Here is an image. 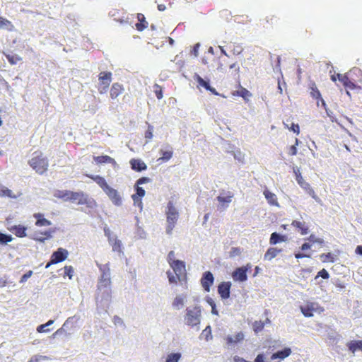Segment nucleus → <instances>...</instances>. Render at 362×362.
I'll list each match as a JSON object with an SVG mask.
<instances>
[{
    "label": "nucleus",
    "mask_w": 362,
    "mask_h": 362,
    "mask_svg": "<svg viewBox=\"0 0 362 362\" xmlns=\"http://www.w3.org/2000/svg\"><path fill=\"white\" fill-rule=\"evenodd\" d=\"M111 76L112 74L110 72H102L99 76V80L104 85V87L102 90H100V93H103L106 91V88L109 86L111 82Z\"/></svg>",
    "instance_id": "19"
},
{
    "label": "nucleus",
    "mask_w": 362,
    "mask_h": 362,
    "mask_svg": "<svg viewBox=\"0 0 362 362\" xmlns=\"http://www.w3.org/2000/svg\"><path fill=\"white\" fill-rule=\"evenodd\" d=\"M90 177H91L103 189L104 192L110 187V185H107L106 180L100 175H93Z\"/></svg>",
    "instance_id": "32"
},
{
    "label": "nucleus",
    "mask_w": 362,
    "mask_h": 362,
    "mask_svg": "<svg viewBox=\"0 0 362 362\" xmlns=\"http://www.w3.org/2000/svg\"><path fill=\"white\" fill-rule=\"evenodd\" d=\"M37 332L39 333L48 332H49V329H47L45 324H43L37 326Z\"/></svg>",
    "instance_id": "62"
},
{
    "label": "nucleus",
    "mask_w": 362,
    "mask_h": 362,
    "mask_svg": "<svg viewBox=\"0 0 362 362\" xmlns=\"http://www.w3.org/2000/svg\"><path fill=\"white\" fill-rule=\"evenodd\" d=\"M320 259L323 263L332 262L333 263L335 261V257L333 254L331 252H328L327 254H322L320 255Z\"/></svg>",
    "instance_id": "38"
},
{
    "label": "nucleus",
    "mask_w": 362,
    "mask_h": 362,
    "mask_svg": "<svg viewBox=\"0 0 362 362\" xmlns=\"http://www.w3.org/2000/svg\"><path fill=\"white\" fill-rule=\"evenodd\" d=\"M299 140L298 139L296 138V140H295V144L291 146L288 148V154L291 156H296L297 154V146L299 144Z\"/></svg>",
    "instance_id": "40"
},
{
    "label": "nucleus",
    "mask_w": 362,
    "mask_h": 362,
    "mask_svg": "<svg viewBox=\"0 0 362 362\" xmlns=\"http://www.w3.org/2000/svg\"><path fill=\"white\" fill-rule=\"evenodd\" d=\"M65 331H64V327H61L59 328V329H57L53 334H52V337L53 338H57L60 336H62L63 334L65 335Z\"/></svg>",
    "instance_id": "56"
},
{
    "label": "nucleus",
    "mask_w": 362,
    "mask_h": 362,
    "mask_svg": "<svg viewBox=\"0 0 362 362\" xmlns=\"http://www.w3.org/2000/svg\"><path fill=\"white\" fill-rule=\"evenodd\" d=\"M233 194L230 192H223L217 197L216 199L218 201L219 204L218 205V209L223 211L228 206V204L231 202V198Z\"/></svg>",
    "instance_id": "7"
},
{
    "label": "nucleus",
    "mask_w": 362,
    "mask_h": 362,
    "mask_svg": "<svg viewBox=\"0 0 362 362\" xmlns=\"http://www.w3.org/2000/svg\"><path fill=\"white\" fill-rule=\"evenodd\" d=\"M309 87L310 89V95L312 96L313 98L317 100V105H319V101H320L322 103V106L325 107V102L322 98L321 93L318 90L315 83L314 81H310Z\"/></svg>",
    "instance_id": "13"
},
{
    "label": "nucleus",
    "mask_w": 362,
    "mask_h": 362,
    "mask_svg": "<svg viewBox=\"0 0 362 362\" xmlns=\"http://www.w3.org/2000/svg\"><path fill=\"white\" fill-rule=\"evenodd\" d=\"M156 89L154 90V92L156 93V95L158 100H160L163 98V93L161 89L158 85H156Z\"/></svg>",
    "instance_id": "63"
},
{
    "label": "nucleus",
    "mask_w": 362,
    "mask_h": 362,
    "mask_svg": "<svg viewBox=\"0 0 362 362\" xmlns=\"http://www.w3.org/2000/svg\"><path fill=\"white\" fill-rule=\"evenodd\" d=\"M338 80L343 84V86L350 90H354L356 88V85L351 81L347 74H337Z\"/></svg>",
    "instance_id": "17"
},
{
    "label": "nucleus",
    "mask_w": 362,
    "mask_h": 362,
    "mask_svg": "<svg viewBox=\"0 0 362 362\" xmlns=\"http://www.w3.org/2000/svg\"><path fill=\"white\" fill-rule=\"evenodd\" d=\"M301 313L305 317H310L313 316V313L320 309L322 311L323 309L320 308L317 303L308 302L304 306L300 307Z\"/></svg>",
    "instance_id": "8"
},
{
    "label": "nucleus",
    "mask_w": 362,
    "mask_h": 362,
    "mask_svg": "<svg viewBox=\"0 0 362 362\" xmlns=\"http://www.w3.org/2000/svg\"><path fill=\"white\" fill-rule=\"evenodd\" d=\"M248 264L245 267H238L234 270L232 274V277L235 281L244 282L247 279V267Z\"/></svg>",
    "instance_id": "9"
},
{
    "label": "nucleus",
    "mask_w": 362,
    "mask_h": 362,
    "mask_svg": "<svg viewBox=\"0 0 362 362\" xmlns=\"http://www.w3.org/2000/svg\"><path fill=\"white\" fill-rule=\"evenodd\" d=\"M49 360V358L46 356L35 355L33 356L28 362H43Z\"/></svg>",
    "instance_id": "42"
},
{
    "label": "nucleus",
    "mask_w": 362,
    "mask_h": 362,
    "mask_svg": "<svg viewBox=\"0 0 362 362\" xmlns=\"http://www.w3.org/2000/svg\"><path fill=\"white\" fill-rule=\"evenodd\" d=\"M291 226L302 235H307L309 232V228L305 222L294 220Z\"/></svg>",
    "instance_id": "16"
},
{
    "label": "nucleus",
    "mask_w": 362,
    "mask_h": 362,
    "mask_svg": "<svg viewBox=\"0 0 362 362\" xmlns=\"http://www.w3.org/2000/svg\"><path fill=\"white\" fill-rule=\"evenodd\" d=\"M294 173L296 175V180L298 182V184L303 189V188H308V184L307 182H305L298 169L294 170Z\"/></svg>",
    "instance_id": "34"
},
{
    "label": "nucleus",
    "mask_w": 362,
    "mask_h": 362,
    "mask_svg": "<svg viewBox=\"0 0 362 362\" xmlns=\"http://www.w3.org/2000/svg\"><path fill=\"white\" fill-rule=\"evenodd\" d=\"M33 240L39 241L40 243H45L46 238L42 235H39L37 233L33 234L31 237Z\"/></svg>",
    "instance_id": "60"
},
{
    "label": "nucleus",
    "mask_w": 362,
    "mask_h": 362,
    "mask_svg": "<svg viewBox=\"0 0 362 362\" xmlns=\"http://www.w3.org/2000/svg\"><path fill=\"white\" fill-rule=\"evenodd\" d=\"M206 301L209 303V305H210L211 308V313L213 315H218V312L216 308V303L214 300L211 298L207 296L206 298Z\"/></svg>",
    "instance_id": "41"
},
{
    "label": "nucleus",
    "mask_w": 362,
    "mask_h": 362,
    "mask_svg": "<svg viewBox=\"0 0 362 362\" xmlns=\"http://www.w3.org/2000/svg\"><path fill=\"white\" fill-rule=\"evenodd\" d=\"M165 214L167 216L166 233L170 235L179 217L178 211L172 202L168 203Z\"/></svg>",
    "instance_id": "2"
},
{
    "label": "nucleus",
    "mask_w": 362,
    "mask_h": 362,
    "mask_svg": "<svg viewBox=\"0 0 362 362\" xmlns=\"http://www.w3.org/2000/svg\"><path fill=\"white\" fill-rule=\"evenodd\" d=\"M167 274H168V278L169 282L170 284L176 283L177 279H180V276H177L176 274L174 275L170 272H168L167 273Z\"/></svg>",
    "instance_id": "50"
},
{
    "label": "nucleus",
    "mask_w": 362,
    "mask_h": 362,
    "mask_svg": "<svg viewBox=\"0 0 362 362\" xmlns=\"http://www.w3.org/2000/svg\"><path fill=\"white\" fill-rule=\"evenodd\" d=\"M21 194L20 193L18 196L15 195L13 192L7 187L0 185V197H8L9 198L16 199Z\"/></svg>",
    "instance_id": "33"
},
{
    "label": "nucleus",
    "mask_w": 362,
    "mask_h": 362,
    "mask_svg": "<svg viewBox=\"0 0 362 362\" xmlns=\"http://www.w3.org/2000/svg\"><path fill=\"white\" fill-rule=\"evenodd\" d=\"M346 346L352 354H354L357 351H362V341L361 340H354L347 343Z\"/></svg>",
    "instance_id": "26"
},
{
    "label": "nucleus",
    "mask_w": 362,
    "mask_h": 362,
    "mask_svg": "<svg viewBox=\"0 0 362 362\" xmlns=\"http://www.w3.org/2000/svg\"><path fill=\"white\" fill-rule=\"evenodd\" d=\"M74 269L71 266H66L64 267V274L71 279L73 276Z\"/></svg>",
    "instance_id": "53"
},
{
    "label": "nucleus",
    "mask_w": 362,
    "mask_h": 362,
    "mask_svg": "<svg viewBox=\"0 0 362 362\" xmlns=\"http://www.w3.org/2000/svg\"><path fill=\"white\" fill-rule=\"evenodd\" d=\"M112 202L116 206L122 205V200L118 192L110 186L105 191Z\"/></svg>",
    "instance_id": "10"
},
{
    "label": "nucleus",
    "mask_w": 362,
    "mask_h": 362,
    "mask_svg": "<svg viewBox=\"0 0 362 362\" xmlns=\"http://www.w3.org/2000/svg\"><path fill=\"white\" fill-rule=\"evenodd\" d=\"M8 229L12 233H13L16 236H18L19 238L25 237L27 235L26 232H25L27 230V228L23 226H21V225L16 226L15 225V226H11L10 228H8Z\"/></svg>",
    "instance_id": "22"
},
{
    "label": "nucleus",
    "mask_w": 362,
    "mask_h": 362,
    "mask_svg": "<svg viewBox=\"0 0 362 362\" xmlns=\"http://www.w3.org/2000/svg\"><path fill=\"white\" fill-rule=\"evenodd\" d=\"M151 181V179L147 177H142L136 181V185L148 183Z\"/></svg>",
    "instance_id": "59"
},
{
    "label": "nucleus",
    "mask_w": 362,
    "mask_h": 362,
    "mask_svg": "<svg viewBox=\"0 0 362 362\" xmlns=\"http://www.w3.org/2000/svg\"><path fill=\"white\" fill-rule=\"evenodd\" d=\"M153 127L148 124V129L145 133V137L148 139H151L153 138Z\"/></svg>",
    "instance_id": "52"
},
{
    "label": "nucleus",
    "mask_w": 362,
    "mask_h": 362,
    "mask_svg": "<svg viewBox=\"0 0 362 362\" xmlns=\"http://www.w3.org/2000/svg\"><path fill=\"white\" fill-rule=\"evenodd\" d=\"M130 165L132 168L137 172H141L147 168L146 165L141 159H132L130 160Z\"/></svg>",
    "instance_id": "20"
},
{
    "label": "nucleus",
    "mask_w": 362,
    "mask_h": 362,
    "mask_svg": "<svg viewBox=\"0 0 362 362\" xmlns=\"http://www.w3.org/2000/svg\"><path fill=\"white\" fill-rule=\"evenodd\" d=\"M182 357V354L180 352L170 353L167 355L165 362H179Z\"/></svg>",
    "instance_id": "35"
},
{
    "label": "nucleus",
    "mask_w": 362,
    "mask_h": 362,
    "mask_svg": "<svg viewBox=\"0 0 362 362\" xmlns=\"http://www.w3.org/2000/svg\"><path fill=\"white\" fill-rule=\"evenodd\" d=\"M318 277H322L324 279H327L329 278V274L325 269H322L320 272H318L315 279H316Z\"/></svg>",
    "instance_id": "46"
},
{
    "label": "nucleus",
    "mask_w": 362,
    "mask_h": 362,
    "mask_svg": "<svg viewBox=\"0 0 362 362\" xmlns=\"http://www.w3.org/2000/svg\"><path fill=\"white\" fill-rule=\"evenodd\" d=\"M264 327V324L262 322L255 321L253 323V329L255 332L261 331Z\"/></svg>",
    "instance_id": "49"
},
{
    "label": "nucleus",
    "mask_w": 362,
    "mask_h": 362,
    "mask_svg": "<svg viewBox=\"0 0 362 362\" xmlns=\"http://www.w3.org/2000/svg\"><path fill=\"white\" fill-rule=\"evenodd\" d=\"M282 252L281 249L276 247H269L264 254V259L265 260H272Z\"/></svg>",
    "instance_id": "27"
},
{
    "label": "nucleus",
    "mask_w": 362,
    "mask_h": 362,
    "mask_svg": "<svg viewBox=\"0 0 362 362\" xmlns=\"http://www.w3.org/2000/svg\"><path fill=\"white\" fill-rule=\"evenodd\" d=\"M14 25L10 21L3 17H0V30L13 31L14 30Z\"/></svg>",
    "instance_id": "29"
},
{
    "label": "nucleus",
    "mask_w": 362,
    "mask_h": 362,
    "mask_svg": "<svg viewBox=\"0 0 362 362\" xmlns=\"http://www.w3.org/2000/svg\"><path fill=\"white\" fill-rule=\"evenodd\" d=\"M54 231L55 230L54 229H49L48 230H45V232L41 233L40 234L45 235V238L47 239L52 238V233H54Z\"/></svg>",
    "instance_id": "64"
},
{
    "label": "nucleus",
    "mask_w": 362,
    "mask_h": 362,
    "mask_svg": "<svg viewBox=\"0 0 362 362\" xmlns=\"http://www.w3.org/2000/svg\"><path fill=\"white\" fill-rule=\"evenodd\" d=\"M303 189H305L307 191V192L308 193V194L310 196H311L313 199H315L316 201H317V202L320 201L319 197L316 195L314 189L310 187V184H308V188H303Z\"/></svg>",
    "instance_id": "47"
},
{
    "label": "nucleus",
    "mask_w": 362,
    "mask_h": 362,
    "mask_svg": "<svg viewBox=\"0 0 362 362\" xmlns=\"http://www.w3.org/2000/svg\"><path fill=\"white\" fill-rule=\"evenodd\" d=\"M13 238L11 235L5 234L0 232V244L6 245L8 243L11 242Z\"/></svg>",
    "instance_id": "39"
},
{
    "label": "nucleus",
    "mask_w": 362,
    "mask_h": 362,
    "mask_svg": "<svg viewBox=\"0 0 362 362\" xmlns=\"http://www.w3.org/2000/svg\"><path fill=\"white\" fill-rule=\"evenodd\" d=\"M284 125H285V127L287 129H288L289 130L293 132L297 135H298L300 134V127H299V125L298 124L292 123L291 126L290 127H288V125L287 124H284Z\"/></svg>",
    "instance_id": "45"
},
{
    "label": "nucleus",
    "mask_w": 362,
    "mask_h": 362,
    "mask_svg": "<svg viewBox=\"0 0 362 362\" xmlns=\"http://www.w3.org/2000/svg\"><path fill=\"white\" fill-rule=\"evenodd\" d=\"M287 240V237L286 235H282L276 232L272 233L270 239L269 243L270 245H276L281 242H286Z\"/></svg>",
    "instance_id": "28"
},
{
    "label": "nucleus",
    "mask_w": 362,
    "mask_h": 362,
    "mask_svg": "<svg viewBox=\"0 0 362 362\" xmlns=\"http://www.w3.org/2000/svg\"><path fill=\"white\" fill-rule=\"evenodd\" d=\"M214 281V278L211 272H205L203 274L201 279V284L206 291L209 292L210 291V287L213 284Z\"/></svg>",
    "instance_id": "11"
},
{
    "label": "nucleus",
    "mask_w": 362,
    "mask_h": 362,
    "mask_svg": "<svg viewBox=\"0 0 362 362\" xmlns=\"http://www.w3.org/2000/svg\"><path fill=\"white\" fill-rule=\"evenodd\" d=\"M291 354V349L288 347H286V348H284L283 350L278 351L276 353H274L272 355L271 358L272 360L277 359V358H279L280 360H283V359L286 358V357H288V356H290Z\"/></svg>",
    "instance_id": "21"
},
{
    "label": "nucleus",
    "mask_w": 362,
    "mask_h": 362,
    "mask_svg": "<svg viewBox=\"0 0 362 362\" xmlns=\"http://www.w3.org/2000/svg\"><path fill=\"white\" fill-rule=\"evenodd\" d=\"M69 252L66 249L60 247L52 253L51 256L52 258V262L59 263L63 262L67 258Z\"/></svg>",
    "instance_id": "14"
},
{
    "label": "nucleus",
    "mask_w": 362,
    "mask_h": 362,
    "mask_svg": "<svg viewBox=\"0 0 362 362\" xmlns=\"http://www.w3.org/2000/svg\"><path fill=\"white\" fill-rule=\"evenodd\" d=\"M32 274H33V272L28 271V272H26L21 276L20 282L21 283L25 282L32 276Z\"/></svg>",
    "instance_id": "57"
},
{
    "label": "nucleus",
    "mask_w": 362,
    "mask_h": 362,
    "mask_svg": "<svg viewBox=\"0 0 362 362\" xmlns=\"http://www.w3.org/2000/svg\"><path fill=\"white\" fill-rule=\"evenodd\" d=\"M33 157L29 160L30 165L39 174L45 172L48 167V160L42 156V153H34Z\"/></svg>",
    "instance_id": "3"
},
{
    "label": "nucleus",
    "mask_w": 362,
    "mask_h": 362,
    "mask_svg": "<svg viewBox=\"0 0 362 362\" xmlns=\"http://www.w3.org/2000/svg\"><path fill=\"white\" fill-rule=\"evenodd\" d=\"M136 193L134 195H137L139 197L141 198L145 195V190L143 187H139V185L136 187Z\"/></svg>",
    "instance_id": "54"
},
{
    "label": "nucleus",
    "mask_w": 362,
    "mask_h": 362,
    "mask_svg": "<svg viewBox=\"0 0 362 362\" xmlns=\"http://www.w3.org/2000/svg\"><path fill=\"white\" fill-rule=\"evenodd\" d=\"M113 322L115 325L124 326L123 320L117 315L114 316Z\"/></svg>",
    "instance_id": "55"
},
{
    "label": "nucleus",
    "mask_w": 362,
    "mask_h": 362,
    "mask_svg": "<svg viewBox=\"0 0 362 362\" xmlns=\"http://www.w3.org/2000/svg\"><path fill=\"white\" fill-rule=\"evenodd\" d=\"M121 241L117 240L116 238L114 240V243L112 244V250L115 252H120L121 251Z\"/></svg>",
    "instance_id": "48"
},
{
    "label": "nucleus",
    "mask_w": 362,
    "mask_h": 362,
    "mask_svg": "<svg viewBox=\"0 0 362 362\" xmlns=\"http://www.w3.org/2000/svg\"><path fill=\"white\" fill-rule=\"evenodd\" d=\"M160 153L162 156L158 159V160H162L163 161H168L172 158L173 153L172 148L168 146L166 149L161 148L160 150Z\"/></svg>",
    "instance_id": "30"
},
{
    "label": "nucleus",
    "mask_w": 362,
    "mask_h": 362,
    "mask_svg": "<svg viewBox=\"0 0 362 362\" xmlns=\"http://www.w3.org/2000/svg\"><path fill=\"white\" fill-rule=\"evenodd\" d=\"M170 266L177 276H180L185 272V262L181 260H173V262L170 263Z\"/></svg>",
    "instance_id": "18"
},
{
    "label": "nucleus",
    "mask_w": 362,
    "mask_h": 362,
    "mask_svg": "<svg viewBox=\"0 0 362 362\" xmlns=\"http://www.w3.org/2000/svg\"><path fill=\"white\" fill-rule=\"evenodd\" d=\"M121 86L118 83H114L110 89V96L112 99L116 98L121 93Z\"/></svg>",
    "instance_id": "36"
},
{
    "label": "nucleus",
    "mask_w": 362,
    "mask_h": 362,
    "mask_svg": "<svg viewBox=\"0 0 362 362\" xmlns=\"http://www.w3.org/2000/svg\"><path fill=\"white\" fill-rule=\"evenodd\" d=\"M236 93L238 95L243 97L245 100L247 101L249 100V91L247 89L241 88L240 90L236 91Z\"/></svg>",
    "instance_id": "43"
},
{
    "label": "nucleus",
    "mask_w": 362,
    "mask_h": 362,
    "mask_svg": "<svg viewBox=\"0 0 362 362\" xmlns=\"http://www.w3.org/2000/svg\"><path fill=\"white\" fill-rule=\"evenodd\" d=\"M68 194L69 196L66 198V200H70L78 204H87L88 206H90L92 203V200L88 199V195L83 192H71Z\"/></svg>",
    "instance_id": "6"
},
{
    "label": "nucleus",
    "mask_w": 362,
    "mask_h": 362,
    "mask_svg": "<svg viewBox=\"0 0 362 362\" xmlns=\"http://www.w3.org/2000/svg\"><path fill=\"white\" fill-rule=\"evenodd\" d=\"M244 339L245 334L241 331L229 334L224 338V347L228 350L234 349L241 344Z\"/></svg>",
    "instance_id": "5"
},
{
    "label": "nucleus",
    "mask_w": 362,
    "mask_h": 362,
    "mask_svg": "<svg viewBox=\"0 0 362 362\" xmlns=\"http://www.w3.org/2000/svg\"><path fill=\"white\" fill-rule=\"evenodd\" d=\"M231 285L230 281H223L218 285V293L223 299H228L230 297Z\"/></svg>",
    "instance_id": "12"
},
{
    "label": "nucleus",
    "mask_w": 362,
    "mask_h": 362,
    "mask_svg": "<svg viewBox=\"0 0 362 362\" xmlns=\"http://www.w3.org/2000/svg\"><path fill=\"white\" fill-rule=\"evenodd\" d=\"M185 324L188 326L195 327L200 324L201 309L198 306L192 308H187L185 316Z\"/></svg>",
    "instance_id": "4"
},
{
    "label": "nucleus",
    "mask_w": 362,
    "mask_h": 362,
    "mask_svg": "<svg viewBox=\"0 0 362 362\" xmlns=\"http://www.w3.org/2000/svg\"><path fill=\"white\" fill-rule=\"evenodd\" d=\"M79 320V317L76 315L69 317L63 324L62 327H64L65 336L68 337L71 334V333H68L67 331H70L72 328L69 326V324H72Z\"/></svg>",
    "instance_id": "31"
},
{
    "label": "nucleus",
    "mask_w": 362,
    "mask_h": 362,
    "mask_svg": "<svg viewBox=\"0 0 362 362\" xmlns=\"http://www.w3.org/2000/svg\"><path fill=\"white\" fill-rule=\"evenodd\" d=\"M6 58L8 59V61L11 64H16L17 62L18 61H20L21 59V57H19L18 55L16 54H14V55H6Z\"/></svg>",
    "instance_id": "44"
},
{
    "label": "nucleus",
    "mask_w": 362,
    "mask_h": 362,
    "mask_svg": "<svg viewBox=\"0 0 362 362\" xmlns=\"http://www.w3.org/2000/svg\"><path fill=\"white\" fill-rule=\"evenodd\" d=\"M33 217L36 219L35 225L37 226H47L52 224L51 221L44 218V215L40 213H35Z\"/></svg>",
    "instance_id": "24"
},
{
    "label": "nucleus",
    "mask_w": 362,
    "mask_h": 362,
    "mask_svg": "<svg viewBox=\"0 0 362 362\" xmlns=\"http://www.w3.org/2000/svg\"><path fill=\"white\" fill-rule=\"evenodd\" d=\"M100 272H102L99 284H98V289L100 291L103 290V294H105L107 300H108L110 297V289L107 288L110 284V270L109 268V264H105L104 265L98 264Z\"/></svg>",
    "instance_id": "1"
},
{
    "label": "nucleus",
    "mask_w": 362,
    "mask_h": 362,
    "mask_svg": "<svg viewBox=\"0 0 362 362\" xmlns=\"http://www.w3.org/2000/svg\"><path fill=\"white\" fill-rule=\"evenodd\" d=\"M132 197L134 200V204L140 206L141 209H142L141 198L139 197L137 195H132Z\"/></svg>",
    "instance_id": "58"
},
{
    "label": "nucleus",
    "mask_w": 362,
    "mask_h": 362,
    "mask_svg": "<svg viewBox=\"0 0 362 362\" xmlns=\"http://www.w3.org/2000/svg\"><path fill=\"white\" fill-rule=\"evenodd\" d=\"M240 254V249L238 247H232L229 252L230 257H235Z\"/></svg>",
    "instance_id": "51"
},
{
    "label": "nucleus",
    "mask_w": 362,
    "mask_h": 362,
    "mask_svg": "<svg viewBox=\"0 0 362 362\" xmlns=\"http://www.w3.org/2000/svg\"><path fill=\"white\" fill-rule=\"evenodd\" d=\"M263 194L270 206L279 207L277 196L269 190L267 187L263 191Z\"/></svg>",
    "instance_id": "15"
},
{
    "label": "nucleus",
    "mask_w": 362,
    "mask_h": 362,
    "mask_svg": "<svg viewBox=\"0 0 362 362\" xmlns=\"http://www.w3.org/2000/svg\"><path fill=\"white\" fill-rule=\"evenodd\" d=\"M148 23L144 20L143 21H141L140 23L136 24V28L138 30H143L144 28H146Z\"/></svg>",
    "instance_id": "61"
},
{
    "label": "nucleus",
    "mask_w": 362,
    "mask_h": 362,
    "mask_svg": "<svg viewBox=\"0 0 362 362\" xmlns=\"http://www.w3.org/2000/svg\"><path fill=\"white\" fill-rule=\"evenodd\" d=\"M93 160L97 164L110 163L114 166L116 165L115 159L109 156H93Z\"/></svg>",
    "instance_id": "23"
},
{
    "label": "nucleus",
    "mask_w": 362,
    "mask_h": 362,
    "mask_svg": "<svg viewBox=\"0 0 362 362\" xmlns=\"http://www.w3.org/2000/svg\"><path fill=\"white\" fill-rule=\"evenodd\" d=\"M186 296L183 294L177 295L173 301L172 305L177 310L182 309L185 303Z\"/></svg>",
    "instance_id": "25"
},
{
    "label": "nucleus",
    "mask_w": 362,
    "mask_h": 362,
    "mask_svg": "<svg viewBox=\"0 0 362 362\" xmlns=\"http://www.w3.org/2000/svg\"><path fill=\"white\" fill-rule=\"evenodd\" d=\"M194 78L200 86L204 88L206 90H208V89L210 88L209 81L204 80L199 75L196 74Z\"/></svg>",
    "instance_id": "37"
}]
</instances>
